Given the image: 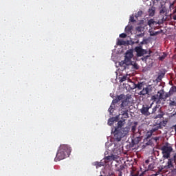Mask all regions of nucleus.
Instances as JSON below:
<instances>
[{
    "instance_id": "603ef678",
    "label": "nucleus",
    "mask_w": 176,
    "mask_h": 176,
    "mask_svg": "<svg viewBox=\"0 0 176 176\" xmlns=\"http://www.w3.org/2000/svg\"><path fill=\"white\" fill-rule=\"evenodd\" d=\"M135 43L138 44L139 43V40H137V41H135Z\"/></svg>"
},
{
    "instance_id": "09e8293b",
    "label": "nucleus",
    "mask_w": 176,
    "mask_h": 176,
    "mask_svg": "<svg viewBox=\"0 0 176 176\" xmlns=\"http://www.w3.org/2000/svg\"><path fill=\"white\" fill-rule=\"evenodd\" d=\"M118 176H122V173L121 171L119 173Z\"/></svg>"
},
{
    "instance_id": "cd10ccee",
    "label": "nucleus",
    "mask_w": 176,
    "mask_h": 176,
    "mask_svg": "<svg viewBox=\"0 0 176 176\" xmlns=\"http://www.w3.org/2000/svg\"><path fill=\"white\" fill-rule=\"evenodd\" d=\"M169 93L170 94L171 96H173L175 93H176V86H173L170 88Z\"/></svg>"
},
{
    "instance_id": "79ce46f5",
    "label": "nucleus",
    "mask_w": 176,
    "mask_h": 176,
    "mask_svg": "<svg viewBox=\"0 0 176 176\" xmlns=\"http://www.w3.org/2000/svg\"><path fill=\"white\" fill-rule=\"evenodd\" d=\"M166 54H164V55H162V56H160V57L159 58V59H160V60H163L166 58Z\"/></svg>"
},
{
    "instance_id": "b1692460",
    "label": "nucleus",
    "mask_w": 176,
    "mask_h": 176,
    "mask_svg": "<svg viewBox=\"0 0 176 176\" xmlns=\"http://www.w3.org/2000/svg\"><path fill=\"white\" fill-rule=\"evenodd\" d=\"M124 61L127 65V66L133 65V63L131 62V58L125 57V59Z\"/></svg>"
},
{
    "instance_id": "e433bc0d",
    "label": "nucleus",
    "mask_w": 176,
    "mask_h": 176,
    "mask_svg": "<svg viewBox=\"0 0 176 176\" xmlns=\"http://www.w3.org/2000/svg\"><path fill=\"white\" fill-rule=\"evenodd\" d=\"M166 8L165 7H164V8H162V9L160 10V13L161 14H164V13H166Z\"/></svg>"
},
{
    "instance_id": "ddd939ff",
    "label": "nucleus",
    "mask_w": 176,
    "mask_h": 176,
    "mask_svg": "<svg viewBox=\"0 0 176 176\" xmlns=\"http://www.w3.org/2000/svg\"><path fill=\"white\" fill-rule=\"evenodd\" d=\"M143 175H144V173H142L140 175L139 171H135V172L131 173V175H129V176H143ZM157 174H153V175H146V176H157Z\"/></svg>"
},
{
    "instance_id": "37998d69",
    "label": "nucleus",
    "mask_w": 176,
    "mask_h": 176,
    "mask_svg": "<svg viewBox=\"0 0 176 176\" xmlns=\"http://www.w3.org/2000/svg\"><path fill=\"white\" fill-rule=\"evenodd\" d=\"M137 36L139 38H142V37L144 36V33L138 34H137Z\"/></svg>"
},
{
    "instance_id": "a18cd8bd",
    "label": "nucleus",
    "mask_w": 176,
    "mask_h": 176,
    "mask_svg": "<svg viewBox=\"0 0 176 176\" xmlns=\"http://www.w3.org/2000/svg\"><path fill=\"white\" fill-rule=\"evenodd\" d=\"M133 138H137L138 142H140V136H136V137H135V135L133 134Z\"/></svg>"
},
{
    "instance_id": "4be33fe9",
    "label": "nucleus",
    "mask_w": 176,
    "mask_h": 176,
    "mask_svg": "<svg viewBox=\"0 0 176 176\" xmlns=\"http://www.w3.org/2000/svg\"><path fill=\"white\" fill-rule=\"evenodd\" d=\"M158 112H160V113L156 115V116L155 117V119H161L162 118H163L164 115V113L160 109H159Z\"/></svg>"
},
{
    "instance_id": "9b49d317",
    "label": "nucleus",
    "mask_w": 176,
    "mask_h": 176,
    "mask_svg": "<svg viewBox=\"0 0 176 176\" xmlns=\"http://www.w3.org/2000/svg\"><path fill=\"white\" fill-rule=\"evenodd\" d=\"M117 45H119V46H126V45H131L129 41H124V40L123 39H118V41H117Z\"/></svg>"
},
{
    "instance_id": "5fc2aeb1",
    "label": "nucleus",
    "mask_w": 176,
    "mask_h": 176,
    "mask_svg": "<svg viewBox=\"0 0 176 176\" xmlns=\"http://www.w3.org/2000/svg\"><path fill=\"white\" fill-rule=\"evenodd\" d=\"M144 41H141L140 45H144Z\"/></svg>"
},
{
    "instance_id": "412c9836",
    "label": "nucleus",
    "mask_w": 176,
    "mask_h": 176,
    "mask_svg": "<svg viewBox=\"0 0 176 176\" xmlns=\"http://www.w3.org/2000/svg\"><path fill=\"white\" fill-rule=\"evenodd\" d=\"M104 159L107 160L108 161L116 160V159H118V156L112 155H110V156L105 157Z\"/></svg>"
},
{
    "instance_id": "de8ad7c7",
    "label": "nucleus",
    "mask_w": 176,
    "mask_h": 176,
    "mask_svg": "<svg viewBox=\"0 0 176 176\" xmlns=\"http://www.w3.org/2000/svg\"><path fill=\"white\" fill-rule=\"evenodd\" d=\"M173 160H174V161H176V153H175L173 157H171Z\"/></svg>"
},
{
    "instance_id": "c756f323",
    "label": "nucleus",
    "mask_w": 176,
    "mask_h": 176,
    "mask_svg": "<svg viewBox=\"0 0 176 176\" xmlns=\"http://www.w3.org/2000/svg\"><path fill=\"white\" fill-rule=\"evenodd\" d=\"M133 30V26H126L125 28V31L127 33L131 32V30Z\"/></svg>"
},
{
    "instance_id": "864d4df0",
    "label": "nucleus",
    "mask_w": 176,
    "mask_h": 176,
    "mask_svg": "<svg viewBox=\"0 0 176 176\" xmlns=\"http://www.w3.org/2000/svg\"><path fill=\"white\" fill-rule=\"evenodd\" d=\"M154 140L157 142V140H158L159 138H155Z\"/></svg>"
},
{
    "instance_id": "3c124183",
    "label": "nucleus",
    "mask_w": 176,
    "mask_h": 176,
    "mask_svg": "<svg viewBox=\"0 0 176 176\" xmlns=\"http://www.w3.org/2000/svg\"><path fill=\"white\" fill-rule=\"evenodd\" d=\"M151 136H152V133H151L150 135H148L147 136V138H151Z\"/></svg>"
},
{
    "instance_id": "c85d7f7f",
    "label": "nucleus",
    "mask_w": 176,
    "mask_h": 176,
    "mask_svg": "<svg viewBox=\"0 0 176 176\" xmlns=\"http://www.w3.org/2000/svg\"><path fill=\"white\" fill-rule=\"evenodd\" d=\"M128 78V75H124L122 77L120 78V82H124V81H126Z\"/></svg>"
},
{
    "instance_id": "6ab92c4d",
    "label": "nucleus",
    "mask_w": 176,
    "mask_h": 176,
    "mask_svg": "<svg viewBox=\"0 0 176 176\" xmlns=\"http://www.w3.org/2000/svg\"><path fill=\"white\" fill-rule=\"evenodd\" d=\"M162 129V127L160 126V124H159V123L157 122L156 124H154L152 129V131L155 132L157 131L158 129Z\"/></svg>"
},
{
    "instance_id": "4c0bfd02",
    "label": "nucleus",
    "mask_w": 176,
    "mask_h": 176,
    "mask_svg": "<svg viewBox=\"0 0 176 176\" xmlns=\"http://www.w3.org/2000/svg\"><path fill=\"white\" fill-rule=\"evenodd\" d=\"M127 34L126 33H122L120 34V37L122 38H126Z\"/></svg>"
},
{
    "instance_id": "7ed1b4c3",
    "label": "nucleus",
    "mask_w": 176,
    "mask_h": 176,
    "mask_svg": "<svg viewBox=\"0 0 176 176\" xmlns=\"http://www.w3.org/2000/svg\"><path fill=\"white\" fill-rule=\"evenodd\" d=\"M129 133V129L127 127L120 129L112 128L111 134L113 135V139L116 142H120Z\"/></svg>"
},
{
    "instance_id": "72a5a7b5",
    "label": "nucleus",
    "mask_w": 176,
    "mask_h": 176,
    "mask_svg": "<svg viewBox=\"0 0 176 176\" xmlns=\"http://www.w3.org/2000/svg\"><path fill=\"white\" fill-rule=\"evenodd\" d=\"M143 14L142 11H138L135 14V19H138L139 16H141Z\"/></svg>"
},
{
    "instance_id": "393cba45",
    "label": "nucleus",
    "mask_w": 176,
    "mask_h": 176,
    "mask_svg": "<svg viewBox=\"0 0 176 176\" xmlns=\"http://www.w3.org/2000/svg\"><path fill=\"white\" fill-rule=\"evenodd\" d=\"M145 30L144 27L142 26V25H139V26H137L135 28V30L138 32H144Z\"/></svg>"
},
{
    "instance_id": "8fccbe9b",
    "label": "nucleus",
    "mask_w": 176,
    "mask_h": 176,
    "mask_svg": "<svg viewBox=\"0 0 176 176\" xmlns=\"http://www.w3.org/2000/svg\"><path fill=\"white\" fill-rule=\"evenodd\" d=\"M135 43L134 41L131 42V45H134Z\"/></svg>"
},
{
    "instance_id": "2f4dec72",
    "label": "nucleus",
    "mask_w": 176,
    "mask_h": 176,
    "mask_svg": "<svg viewBox=\"0 0 176 176\" xmlns=\"http://www.w3.org/2000/svg\"><path fill=\"white\" fill-rule=\"evenodd\" d=\"M172 95L170 94L169 92H164V100H166L168 98H169L170 96H171Z\"/></svg>"
},
{
    "instance_id": "4d7b16f0",
    "label": "nucleus",
    "mask_w": 176,
    "mask_h": 176,
    "mask_svg": "<svg viewBox=\"0 0 176 176\" xmlns=\"http://www.w3.org/2000/svg\"><path fill=\"white\" fill-rule=\"evenodd\" d=\"M155 1H160V0H155Z\"/></svg>"
},
{
    "instance_id": "ea45409f",
    "label": "nucleus",
    "mask_w": 176,
    "mask_h": 176,
    "mask_svg": "<svg viewBox=\"0 0 176 176\" xmlns=\"http://www.w3.org/2000/svg\"><path fill=\"white\" fill-rule=\"evenodd\" d=\"M134 69H139V66L137 63H133V65H132Z\"/></svg>"
},
{
    "instance_id": "dca6fc26",
    "label": "nucleus",
    "mask_w": 176,
    "mask_h": 176,
    "mask_svg": "<svg viewBox=\"0 0 176 176\" xmlns=\"http://www.w3.org/2000/svg\"><path fill=\"white\" fill-rule=\"evenodd\" d=\"M138 125V122H135L132 125V128L131 129V131L133 134H135L136 132Z\"/></svg>"
},
{
    "instance_id": "423d86ee",
    "label": "nucleus",
    "mask_w": 176,
    "mask_h": 176,
    "mask_svg": "<svg viewBox=\"0 0 176 176\" xmlns=\"http://www.w3.org/2000/svg\"><path fill=\"white\" fill-rule=\"evenodd\" d=\"M151 108L152 104H144L142 105V107L140 109V111L142 115H144V116H150V115H151V113L149 111V109Z\"/></svg>"
},
{
    "instance_id": "473e14b6",
    "label": "nucleus",
    "mask_w": 176,
    "mask_h": 176,
    "mask_svg": "<svg viewBox=\"0 0 176 176\" xmlns=\"http://www.w3.org/2000/svg\"><path fill=\"white\" fill-rule=\"evenodd\" d=\"M94 166H96V168H101L102 166H104L103 164H102L101 162H96L94 163Z\"/></svg>"
},
{
    "instance_id": "aec40b11",
    "label": "nucleus",
    "mask_w": 176,
    "mask_h": 176,
    "mask_svg": "<svg viewBox=\"0 0 176 176\" xmlns=\"http://www.w3.org/2000/svg\"><path fill=\"white\" fill-rule=\"evenodd\" d=\"M157 123L159 125H160L161 129H162L163 127H165L167 124V121L166 120H160L157 121Z\"/></svg>"
},
{
    "instance_id": "2eb2a0df",
    "label": "nucleus",
    "mask_w": 176,
    "mask_h": 176,
    "mask_svg": "<svg viewBox=\"0 0 176 176\" xmlns=\"http://www.w3.org/2000/svg\"><path fill=\"white\" fill-rule=\"evenodd\" d=\"M156 11V9L155 8V7H151L149 8V9L148 10V15L150 16H155V12Z\"/></svg>"
},
{
    "instance_id": "bf43d9fd",
    "label": "nucleus",
    "mask_w": 176,
    "mask_h": 176,
    "mask_svg": "<svg viewBox=\"0 0 176 176\" xmlns=\"http://www.w3.org/2000/svg\"><path fill=\"white\" fill-rule=\"evenodd\" d=\"M107 176H111V175H107Z\"/></svg>"
},
{
    "instance_id": "20e7f679",
    "label": "nucleus",
    "mask_w": 176,
    "mask_h": 176,
    "mask_svg": "<svg viewBox=\"0 0 176 176\" xmlns=\"http://www.w3.org/2000/svg\"><path fill=\"white\" fill-rule=\"evenodd\" d=\"M162 153L164 159H168L170 157V153L173 151V145L166 143L161 148Z\"/></svg>"
},
{
    "instance_id": "f704fd0d",
    "label": "nucleus",
    "mask_w": 176,
    "mask_h": 176,
    "mask_svg": "<svg viewBox=\"0 0 176 176\" xmlns=\"http://www.w3.org/2000/svg\"><path fill=\"white\" fill-rule=\"evenodd\" d=\"M160 34V32L159 31H157V32H150V35L151 36H156L157 35H158Z\"/></svg>"
},
{
    "instance_id": "a878e982",
    "label": "nucleus",
    "mask_w": 176,
    "mask_h": 176,
    "mask_svg": "<svg viewBox=\"0 0 176 176\" xmlns=\"http://www.w3.org/2000/svg\"><path fill=\"white\" fill-rule=\"evenodd\" d=\"M169 106L171 107L176 106V97H175L173 100H170Z\"/></svg>"
},
{
    "instance_id": "58836bf2",
    "label": "nucleus",
    "mask_w": 176,
    "mask_h": 176,
    "mask_svg": "<svg viewBox=\"0 0 176 176\" xmlns=\"http://www.w3.org/2000/svg\"><path fill=\"white\" fill-rule=\"evenodd\" d=\"M159 107H160V106L156 105L154 108H153L152 113H156V111H157V109L159 108Z\"/></svg>"
},
{
    "instance_id": "39448f33",
    "label": "nucleus",
    "mask_w": 176,
    "mask_h": 176,
    "mask_svg": "<svg viewBox=\"0 0 176 176\" xmlns=\"http://www.w3.org/2000/svg\"><path fill=\"white\" fill-rule=\"evenodd\" d=\"M162 100H164V89H160L156 95L152 96L151 98V100L153 101V102H156V104H160Z\"/></svg>"
},
{
    "instance_id": "5701e85b",
    "label": "nucleus",
    "mask_w": 176,
    "mask_h": 176,
    "mask_svg": "<svg viewBox=\"0 0 176 176\" xmlns=\"http://www.w3.org/2000/svg\"><path fill=\"white\" fill-rule=\"evenodd\" d=\"M115 104H115V103H113V102H112V103H111V104L109 109H108V111H109L110 115H112V113H113L114 108H115Z\"/></svg>"
},
{
    "instance_id": "f257e3e1",
    "label": "nucleus",
    "mask_w": 176,
    "mask_h": 176,
    "mask_svg": "<svg viewBox=\"0 0 176 176\" xmlns=\"http://www.w3.org/2000/svg\"><path fill=\"white\" fill-rule=\"evenodd\" d=\"M71 151H72V149L68 145H65V144L60 145L56 153V156L54 159V161L55 162L60 161L69 156Z\"/></svg>"
},
{
    "instance_id": "bb28decb",
    "label": "nucleus",
    "mask_w": 176,
    "mask_h": 176,
    "mask_svg": "<svg viewBox=\"0 0 176 176\" xmlns=\"http://www.w3.org/2000/svg\"><path fill=\"white\" fill-rule=\"evenodd\" d=\"M155 23H156V21H155L153 19H151L150 20L148 21V23H147L149 27H152V25H155Z\"/></svg>"
},
{
    "instance_id": "c03bdc74",
    "label": "nucleus",
    "mask_w": 176,
    "mask_h": 176,
    "mask_svg": "<svg viewBox=\"0 0 176 176\" xmlns=\"http://www.w3.org/2000/svg\"><path fill=\"white\" fill-rule=\"evenodd\" d=\"M171 129H172V130H175V133H176V124L173 125V126L171 127Z\"/></svg>"
},
{
    "instance_id": "13d9d810",
    "label": "nucleus",
    "mask_w": 176,
    "mask_h": 176,
    "mask_svg": "<svg viewBox=\"0 0 176 176\" xmlns=\"http://www.w3.org/2000/svg\"><path fill=\"white\" fill-rule=\"evenodd\" d=\"M100 176H104V175H100Z\"/></svg>"
},
{
    "instance_id": "c9c22d12",
    "label": "nucleus",
    "mask_w": 176,
    "mask_h": 176,
    "mask_svg": "<svg viewBox=\"0 0 176 176\" xmlns=\"http://www.w3.org/2000/svg\"><path fill=\"white\" fill-rule=\"evenodd\" d=\"M129 21H131V23H135L136 21L135 20L133 15L131 16L129 18Z\"/></svg>"
},
{
    "instance_id": "0eeeda50",
    "label": "nucleus",
    "mask_w": 176,
    "mask_h": 176,
    "mask_svg": "<svg viewBox=\"0 0 176 176\" xmlns=\"http://www.w3.org/2000/svg\"><path fill=\"white\" fill-rule=\"evenodd\" d=\"M135 52L137 53L138 56H142L146 54V50L142 49V46L136 47L134 49Z\"/></svg>"
},
{
    "instance_id": "f3484780",
    "label": "nucleus",
    "mask_w": 176,
    "mask_h": 176,
    "mask_svg": "<svg viewBox=\"0 0 176 176\" xmlns=\"http://www.w3.org/2000/svg\"><path fill=\"white\" fill-rule=\"evenodd\" d=\"M125 57L132 58L133 57V50H128L126 53Z\"/></svg>"
},
{
    "instance_id": "f8f14e48",
    "label": "nucleus",
    "mask_w": 176,
    "mask_h": 176,
    "mask_svg": "<svg viewBox=\"0 0 176 176\" xmlns=\"http://www.w3.org/2000/svg\"><path fill=\"white\" fill-rule=\"evenodd\" d=\"M138 94L142 96H146L147 94H149V87H143L142 91H140Z\"/></svg>"
},
{
    "instance_id": "6e6552de",
    "label": "nucleus",
    "mask_w": 176,
    "mask_h": 176,
    "mask_svg": "<svg viewBox=\"0 0 176 176\" xmlns=\"http://www.w3.org/2000/svg\"><path fill=\"white\" fill-rule=\"evenodd\" d=\"M127 97H129V99L131 98V96H126L125 97L124 95L122 94V95H120L116 97V99H114L112 102L114 103V104H117L118 102H120V100H123V99H126Z\"/></svg>"
},
{
    "instance_id": "7c9ffc66",
    "label": "nucleus",
    "mask_w": 176,
    "mask_h": 176,
    "mask_svg": "<svg viewBox=\"0 0 176 176\" xmlns=\"http://www.w3.org/2000/svg\"><path fill=\"white\" fill-rule=\"evenodd\" d=\"M120 67H124V69H126V67L128 66L124 60L121 61L120 63Z\"/></svg>"
},
{
    "instance_id": "6e6d98bb",
    "label": "nucleus",
    "mask_w": 176,
    "mask_h": 176,
    "mask_svg": "<svg viewBox=\"0 0 176 176\" xmlns=\"http://www.w3.org/2000/svg\"><path fill=\"white\" fill-rule=\"evenodd\" d=\"M157 79H159V80L161 79L160 76H159L157 77Z\"/></svg>"
},
{
    "instance_id": "a211bd4d",
    "label": "nucleus",
    "mask_w": 176,
    "mask_h": 176,
    "mask_svg": "<svg viewBox=\"0 0 176 176\" xmlns=\"http://www.w3.org/2000/svg\"><path fill=\"white\" fill-rule=\"evenodd\" d=\"M122 126H123V121L120 120L118 122V126H114L113 129H118V130L123 129L124 128H122Z\"/></svg>"
},
{
    "instance_id": "f03ea898",
    "label": "nucleus",
    "mask_w": 176,
    "mask_h": 176,
    "mask_svg": "<svg viewBox=\"0 0 176 176\" xmlns=\"http://www.w3.org/2000/svg\"><path fill=\"white\" fill-rule=\"evenodd\" d=\"M130 104V97H127L122 102L120 106V115H122V120L124 122L129 118V109Z\"/></svg>"
},
{
    "instance_id": "4468645a",
    "label": "nucleus",
    "mask_w": 176,
    "mask_h": 176,
    "mask_svg": "<svg viewBox=\"0 0 176 176\" xmlns=\"http://www.w3.org/2000/svg\"><path fill=\"white\" fill-rule=\"evenodd\" d=\"M143 82H138L137 84H133V89H138V90H142L143 89Z\"/></svg>"
},
{
    "instance_id": "49530a36",
    "label": "nucleus",
    "mask_w": 176,
    "mask_h": 176,
    "mask_svg": "<svg viewBox=\"0 0 176 176\" xmlns=\"http://www.w3.org/2000/svg\"><path fill=\"white\" fill-rule=\"evenodd\" d=\"M173 13H176V8L174 10ZM173 20H176V14L173 16Z\"/></svg>"
},
{
    "instance_id": "a19ab883",
    "label": "nucleus",
    "mask_w": 176,
    "mask_h": 176,
    "mask_svg": "<svg viewBox=\"0 0 176 176\" xmlns=\"http://www.w3.org/2000/svg\"><path fill=\"white\" fill-rule=\"evenodd\" d=\"M174 8H175V2H173V3H170V10H172L173 9H174Z\"/></svg>"
},
{
    "instance_id": "1a4fd4ad",
    "label": "nucleus",
    "mask_w": 176,
    "mask_h": 176,
    "mask_svg": "<svg viewBox=\"0 0 176 176\" xmlns=\"http://www.w3.org/2000/svg\"><path fill=\"white\" fill-rule=\"evenodd\" d=\"M174 163H175V160L169 157L166 168L167 169L174 168Z\"/></svg>"
},
{
    "instance_id": "9d476101",
    "label": "nucleus",
    "mask_w": 176,
    "mask_h": 176,
    "mask_svg": "<svg viewBox=\"0 0 176 176\" xmlns=\"http://www.w3.org/2000/svg\"><path fill=\"white\" fill-rule=\"evenodd\" d=\"M119 120V116H116V117L111 118L108 120V125L111 126L115 122H118Z\"/></svg>"
}]
</instances>
